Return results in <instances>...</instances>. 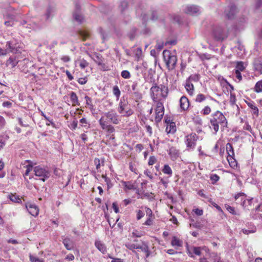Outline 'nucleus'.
I'll use <instances>...</instances> for the list:
<instances>
[{
    "mask_svg": "<svg viewBox=\"0 0 262 262\" xmlns=\"http://www.w3.org/2000/svg\"><path fill=\"white\" fill-rule=\"evenodd\" d=\"M210 127H212L215 133L219 129V126L225 127L227 126V120L224 115L220 111L212 114L210 119Z\"/></svg>",
    "mask_w": 262,
    "mask_h": 262,
    "instance_id": "nucleus-1",
    "label": "nucleus"
},
{
    "mask_svg": "<svg viewBox=\"0 0 262 262\" xmlns=\"http://www.w3.org/2000/svg\"><path fill=\"white\" fill-rule=\"evenodd\" d=\"M150 96L155 102H158L159 98L161 97L165 98L168 95V89L167 86L164 85L160 84L158 85L156 83H154L150 89Z\"/></svg>",
    "mask_w": 262,
    "mask_h": 262,
    "instance_id": "nucleus-2",
    "label": "nucleus"
},
{
    "mask_svg": "<svg viewBox=\"0 0 262 262\" xmlns=\"http://www.w3.org/2000/svg\"><path fill=\"white\" fill-rule=\"evenodd\" d=\"M120 122L119 116L115 110L112 109L103 114V115L99 120V123L118 124Z\"/></svg>",
    "mask_w": 262,
    "mask_h": 262,
    "instance_id": "nucleus-3",
    "label": "nucleus"
},
{
    "mask_svg": "<svg viewBox=\"0 0 262 262\" xmlns=\"http://www.w3.org/2000/svg\"><path fill=\"white\" fill-rule=\"evenodd\" d=\"M163 56L164 60L168 70H173L176 66L177 62V56L167 50L163 51Z\"/></svg>",
    "mask_w": 262,
    "mask_h": 262,
    "instance_id": "nucleus-4",
    "label": "nucleus"
},
{
    "mask_svg": "<svg viewBox=\"0 0 262 262\" xmlns=\"http://www.w3.org/2000/svg\"><path fill=\"white\" fill-rule=\"evenodd\" d=\"M33 171L35 176L39 177V180L43 182L49 179L51 176V172L47 168L40 166H35L33 168Z\"/></svg>",
    "mask_w": 262,
    "mask_h": 262,
    "instance_id": "nucleus-5",
    "label": "nucleus"
},
{
    "mask_svg": "<svg viewBox=\"0 0 262 262\" xmlns=\"http://www.w3.org/2000/svg\"><path fill=\"white\" fill-rule=\"evenodd\" d=\"M128 102L124 99H121L119 102L118 108L119 113L122 114L123 116H129L133 114V111L131 109L127 110Z\"/></svg>",
    "mask_w": 262,
    "mask_h": 262,
    "instance_id": "nucleus-6",
    "label": "nucleus"
},
{
    "mask_svg": "<svg viewBox=\"0 0 262 262\" xmlns=\"http://www.w3.org/2000/svg\"><path fill=\"white\" fill-rule=\"evenodd\" d=\"M6 48H7L9 52L13 53H19L22 49L21 43L17 42L16 40H11L7 41L6 45Z\"/></svg>",
    "mask_w": 262,
    "mask_h": 262,
    "instance_id": "nucleus-7",
    "label": "nucleus"
},
{
    "mask_svg": "<svg viewBox=\"0 0 262 262\" xmlns=\"http://www.w3.org/2000/svg\"><path fill=\"white\" fill-rule=\"evenodd\" d=\"M156 107L155 109V121L157 123L160 122L164 114V107L163 103L160 101L156 102Z\"/></svg>",
    "mask_w": 262,
    "mask_h": 262,
    "instance_id": "nucleus-8",
    "label": "nucleus"
},
{
    "mask_svg": "<svg viewBox=\"0 0 262 262\" xmlns=\"http://www.w3.org/2000/svg\"><path fill=\"white\" fill-rule=\"evenodd\" d=\"M238 11L236 7L234 5L228 6L224 12L225 17L228 19H233Z\"/></svg>",
    "mask_w": 262,
    "mask_h": 262,
    "instance_id": "nucleus-9",
    "label": "nucleus"
},
{
    "mask_svg": "<svg viewBox=\"0 0 262 262\" xmlns=\"http://www.w3.org/2000/svg\"><path fill=\"white\" fill-rule=\"evenodd\" d=\"M93 60L100 67V69L102 71H106L108 70L107 67L103 63L104 58L102 56L98 53H95L92 57Z\"/></svg>",
    "mask_w": 262,
    "mask_h": 262,
    "instance_id": "nucleus-10",
    "label": "nucleus"
},
{
    "mask_svg": "<svg viewBox=\"0 0 262 262\" xmlns=\"http://www.w3.org/2000/svg\"><path fill=\"white\" fill-rule=\"evenodd\" d=\"M198 138V136L195 133H192L187 136L185 141L187 147L192 149L194 148Z\"/></svg>",
    "mask_w": 262,
    "mask_h": 262,
    "instance_id": "nucleus-11",
    "label": "nucleus"
},
{
    "mask_svg": "<svg viewBox=\"0 0 262 262\" xmlns=\"http://www.w3.org/2000/svg\"><path fill=\"white\" fill-rule=\"evenodd\" d=\"M213 35L217 40H222L226 37L224 30L221 27H216L213 29Z\"/></svg>",
    "mask_w": 262,
    "mask_h": 262,
    "instance_id": "nucleus-12",
    "label": "nucleus"
},
{
    "mask_svg": "<svg viewBox=\"0 0 262 262\" xmlns=\"http://www.w3.org/2000/svg\"><path fill=\"white\" fill-rule=\"evenodd\" d=\"M202 248L200 247H189L188 244L186 245L187 253L191 257H193V254L200 256L201 254Z\"/></svg>",
    "mask_w": 262,
    "mask_h": 262,
    "instance_id": "nucleus-13",
    "label": "nucleus"
},
{
    "mask_svg": "<svg viewBox=\"0 0 262 262\" xmlns=\"http://www.w3.org/2000/svg\"><path fill=\"white\" fill-rule=\"evenodd\" d=\"M226 151L228 155L227 160L230 164L231 165V166L234 167L235 165H234L233 164H232L231 163L232 162V160H234V159L233 158V157L234 156V152L233 146L231 143H228L226 144Z\"/></svg>",
    "mask_w": 262,
    "mask_h": 262,
    "instance_id": "nucleus-14",
    "label": "nucleus"
},
{
    "mask_svg": "<svg viewBox=\"0 0 262 262\" xmlns=\"http://www.w3.org/2000/svg\"><path fill=\"white\" fill-rule=\"evenodd\" d=\"M168 155L170 159L174 161L176 160L180 156V151L174 147H171L168 150Z\"/></svg>",
    "mask_w": 262,
    "mask_h": 262,
    "instance_id": "nucleus-15",
    "label": "nucleus"
},
{
    "mask_svg": "<svg viewBox=\"0 0 262 262\" xmlns=\"http://www.w3.org/2000/svg\"><path fill=\"white\" fill-rule=\"evenodd\" d=\"M26 207L29 212L33 216H37L38 214L39 209L38 207L33 204L27 203Z\"/></svg>",
    "mask_w": 262,
    "mask_h": 262,
    "instance_id": "nucleus-16",
    "label": "nucleus"
},
{
    "mask_svg": "<svg viewBox=\"0 0 262 262\" xmlns=\"http://www.w3.org/2000/svg\"><path fill=\"white\" fill-rule=\"evenodd\" d=\"M118 10L123 15H125L127 14L128 12V3L126 0L120 2L118 6Z\"/></svg>",
    "mask_w": 262,
    "mask_h": 262,
    "instance_id": "nucleus-17",
    "label": "nucleus"
},
{
    "mask_svg": "<svg viewBox=\"0 0 262 262\" xmlns=\"http://www.w3.org/2000/svg\"><path fill=\"white\" fill-rule=\"evenodd\" d=\"M185 13L190 14H197L200 12V9L199 7L194 5L188 6L185 9Z\"/></svg>",
    "mask_w": 262,
    "mask_h": 262,
    "instance_id": "nucleus-18",
    "label": "nucleus"
},
{
    "mask_svg": "<svg viewBox=\"0 0 262 262\" xmlns=\"http://www.w3.org/2000/svg\"><path fill=\"white\" fill-rule=\"evenodd\" d=\"M180 107L182 111L187 110L189 106V101L186 96H182L180 99Z\"/></svg>",
    "mask_w": 262,
    "mask_h": 262,
    "instance_id": "nucleus-19",
    "label": "nucleus"
},
{
    "mask_svg": "<svg viewBox=\"0 0 262 262\" xmlns=\"http://www.w3.org/2000/svg\"><path fill=\"white\" fill-rule=\"evenodd\" d=\"M63 244L68 250H71L74 248L73 242L70 238L66 237L63 239Z\"/></svg>",
    "mask_w": 262,
    "mask_h": 262,
    "instance_id": "nucleus-20",
    "label": "nucleus"
},
{
    "mask_svg": "<svg viewBox=\"0 0 262 262\" xmlns=\"http://www.w3.org/2000/svg\"><path fill=\"white\" fill-rule=\"evenodd\" d=\"M165 130L167 134H174L176 131L175 123L173 122L168 123Z\"/></svg>",
    "mask_w": 262,
    "mask_h": 262,
    "instance_id": "nucleus-21",
    "label": "nucleus"
},
{
    "mask_svg": "<svg viewBox=\"0 0 262 262\" xmlns=\"http://www.w3.org/2000/svg\"><path fill=\"white\" fill-rule=\"evenodd\" d=\"M99 124L102 129L106 130V131L109 133H113L115 130L114 127L110 124H106L103 123H99Z\"/></svg>",
    "mask_w": 262,
    "mask_h": 262,
    "instance_id": "nucleus-22",
    "label": "nucleus"
},
{
    "mask_svg": "<svg viewBox=\"0 0 262 262\" xmlns=\"http://www.w3.org/2000/svg\"><path fill=\"white\" fill-rule=\"evenodd\" d=\"M122 183L125 190H136L137 189L136 186L130 181H122Z\"/></svg>",
    "mask_w": 262,
    "mask_h": 262,
    "instance_id": "nucleus-23",
    "label": "nucleus"
},
{
    "mask_svg": "<svg viewBox=\"0 0 262 262\" xmlns=\"http://www.w3.org/2000/svg\"><path fill=\"white\" fill-rule=\"evenodd\" d=\"M256 231V227L253 225H249L248 229H243L242 232L245 234H249L250 233H255Z\"/></svg>",
    "mask_w": 262,
    "mask_h": 262,
    "instance_id": "nucleus-24",
    "label": "nucleus"
},
{
    "mask_svg": "<svg viewBox=\"0 0 262 262\" xmlns=\"http://www.w3.org/2000/svg\"><path fill=\"white\" fill-rule=\"evenodd\" d=\"M96 247L102 253L106 252V248L105 246L100 241H96L95 243Z\"/></svg>",
    "mask_w": 262,
    "mask_h": 262,
    "instance_id": "nucleus-25",
    "label": "nucleus"
},
{
    "mask_svg": "<svg viewBox=\"0 0 262 262\" xmlns=\"http://www.w3.org/2000/svg\"><path fill=\"white\" fill-rule=\"evenodd\" d=\"M162 171L165 174L167 175V178L172 176V170L168 164H165L162 169Z\"/></svg>",
    "mask_w": 262,
    "mask_h": 262,
    "instance_id": "nucleus-26",
    "label": "nucleus"
},
{
    "mask_svg": "<svg viewBox=\"0 0 262 262\" xmlns=\"http://www.w3.org/2000/svg\"><path fill=\"white\" fill-rule=\"evenodd\" d=\"M248 106L252 110V114L255 115L256 116H258V109L255 105V103L253 101L246 102Z\"/></svg>",
    "mask_w": 262,
    "mask_h": 262,
    "instance_id": "nucleus-27",
    "label": "nucleus"
},
{
    "mask_svg": "<svg viewBox=\"0 0 262 262\" xmlns=\"http://www.w3.org/2000/svg\"><path fill=\"white\" fill-rule=\"evenodd\" d=\"M185 87L188 94L190 95H192L194 90L193 84L189 80H186Z\"/></svg>",
    "mask_w": 262,
    "mask_h": 262,
    "instance_id": "nucleus-28",
    "label": "nucleus"
},
{
    "mask_svg": "<svg viewBox=\"0 0 262 262\" xmlns=\"http://www.w3.org/2000/svg\"><path fill=\"white\" fill-rule=\"evenodd\" d=\"M18 63L15 57H10L6 62L7 66H10L11 68H14Z\"/></svg>",
    "mask_w": 262,
    "mask_h": 262,
    "instance_id": "nucleus-29",
    "label": "nucleus"
},
{
    "mask_svg": "<svg viewBox=\"0 0 262 262\" xmlns=\"http://www.w3.org/2000/svg\"><path fill=\"white\" fill-rule=\"evenodd\" d=\"M70 99L72 102L73 105H79L80 104L78 101V97L76 94L74 92H71L70 93Z\"/></svg>",
    "mask_w": 262,
    "mask_h": 262,
    "instance_id": "nucleus-30",
    "label": "nucleus"
},
{
    "mask_svg": "<svg viewBox=\"0 0 262 262\" xmlns=\"http://www.w3.org/2000/svg\"><path fill=\"white\" fill-rule=\"evenodd\" d=\"M171 244L172 246H177L180 247L182 246L183 242L178 237L173 236L172 238Z\"/></svg>",
    "mask_w": 262,
    "mask_h": 262,
    "instance_id": "nucleus-31",
    "label": "nucleus"
},
{
    "mask_svg": "<svg viewBox=\"0 0 262 262\" xmlns=\"http://www.w3.org/2000/svg\"><path fill=\"white\" fill-rule=\"evenodd\" d=\"M253 65L255 70L262 74V62L259 60L256 59L254 60Z\"/></svg>",
    "mask_w": 262,
    "mask_h": 262,
    "instance_id": "nucleus-32",
    "label": "nucleus"
},
{
    "mask_svg": "<svg viewBox=\"0 0 262 262\" xmlns=\"http://www.w3.org/2000/svg\"><path fill=\"white\" fill-rule=\"evenodd\" d=\"M253 90L256 93H262V80H259L255 83Z\"/></svg>",
    "mask_w": 262,
    "mask_h": 262,
    "instance_id": "nucleus-33",
    "label": "nucleus"
},
{
    "mask_svg": "<svg viewBox=\"0 0 262 262\" xmlns=\"http://www.w3.org/2000/svg\"><path fill=\"white\" fill-rule=\"evenodd\" d=\"M138 249H140L142 251L145 252L146 254V257L149 255V250L148 246L144 243H143L142 245H138Z\"/></svg>",
    "mask_w": 262,
    "mask_h": 262,
    "instance_id": "nucleus-34",
    "label": "nucleus"
},
{
    "mask_svg": "<svg viewBox=\"0 0 262 262\" xmlns=\"http://www.w3.org/2000/svg\"><path fill=\"white\" fill-rule=\"evenodd\" d=\"M113 93L114 96L116 97V100H118L120 95L121 91L119 89V87L117 85H115L113 88Z\"/></svg>",
    "mask_w": 262,
    "mask_h": 262,
    "instance_id": "nucleus-35",
    "label": "nucleus"
},
{
    "mask_svg": "<svg viewBox=\"0 0 262 262\" xmlns=\"http://www.w3.org/2000/svg\"><path fill=\"white\" fill-rule=\"evenodd\" d=\"M245 69L244 63L243 61H237L236 62L235 71L242 72Z\"/></svg>",
    "mask_w": 262,
    "mask_h": 262,
    "instance_id": "nucleus-36",
    "label": "nucleus"
},
{
    "mask_svg": "<svg viewBox=\"0 0 262 262\" xmlns=\"http://www.w3.org/2000/svg\"><path fill=\"white\" fill-rule=\"evenodd\" d=\"M8 139V136L7 135L0 136V150L4 147Z\"/></svg>",
    "mask_w": 262,
    "mask_h": 262,
    "instance_id": "nucleus-37",
    "label": "nucleus"
},
{
    "mask_svg": "<svg viewBox=\"0 0 262 262\" xmlns=\"http://www.w3.org/2000/svg\"><path fill=\"white\" fill-rule=\"evenodd\" d=\"M79 36L83 40H85L89 36V33L84 30H80L78 32Z\"/></svg>",
    "mask_w": 262,
    "mask_h": 262,
    "instance_id": "nucleus-38",
    "label": "nucleus"
},
{
    "mask_svg": "<svg viewBox=\"0 0 262 262\" xmlns=\"http://www.w3.org/2000/svg\"><path fill=\"white\" fill-rule=\"evenodd\" d=\"M200 76L198 74H193L190 75L189 78L187 79L189 80L190 82L194 81L197 82L199 80Z\"/></svg>",
    "mask_w": 262,
    "mask_h": 262,
    "instance_id": "nucleus-39",
    "label": "nucleus"
},
{
    "mask_svg": "<svg viewBox=\"0 0 262 262\" xmlns=\"http://www.w3.org/2000/svg\"><path fill=\"white\" fill-rule=\"evenodd\" d=\"M53 11H53V8H52L51 7H49L47 9V11L45 14L46 19L47 20H48L50 19V17L52 16V14Z\"/></svg>",
    "mask_w": 262,
    "mask_h": 262,
    "instance_id": "nucleus-40",
    "label": "nucleus"
},
{
    "mask_svg": "<svg viewBox=\"0 0 262 262\" xmlns=\"http://www.w3.org/2000/svg\"><path fill=\"white\" fill-rule=\"evenodd\" d=\"M206 99V96L202 94H199L196 96L195 101L197 102H201Z\"/></svg>",
    "mask_w": 262,
    "mask_h": 262,
    "instance_id": "nucleus-41",
    "label": "nucleus"
},
{
    "mask_svg": "<svg viewBox=\"0 0 262 262\" xmlns=\"http://www.w3.org/2000/svg\"><path fill=\"white\" fill-rule=\"evenodd\" d=\"M252 200V199H250V200L246 199L245 196L244 199H243V198L242 199V205L244 207H246L248 205H250Z\"/></svg>",
    "mask_w": 262,
    "mask_h": 262,
    "instance_id": "nucleus-42",
    "label": "nucleus"
},
{
    "mask_svg": "<svg viewBox=\"0 0 262 262\" xmlns=\"http://www.w3.org/2000/svg\"><path fill=\"white\" fill-rule=\"evenodd\" d=\"M84 99L86 101V105L89 107L90 108L93 107L92 99L88 96H85Z\"/></svg>",
    "mask_w": 262,
    "mask_h": 262,
    "instance_id": "nucleus-43",
    "label": "nucleus"
},
{
    "mask_svg": "<svg viewBox=\"0 0 262 262\" xmlns=\"http://www.w3.org/2000/svg\"><path fill=\"white\" fill-rule=\"evenodd\" d=\"M125 245L127 248H128V249L132 250V251H134V250H135V249H138V247H139L138 245H135L134 244L127 243V244H125Z\"/></svg>",
    "mask_w": 262,
    "mask_h": 262,
    "instance_id": "nucleus-44",
    "label": "nucleus"
},
{
    "mask_svg": "<svg viewBox=\"0 0 262 262\" xmlns=\"http://www.w3.org/2000/svg\"><path fill=\"white\" fill-rule=\"evenodd\" d=\"M226 209L231 214L234 215H239V213L235 211L234 208L229 205H226Z\"/></svg>",
    "mask_w": 262,
    "mask_h": 262,
    "instance_id": "nucleus-45",
    "label": "nucleus"
},
{
    "mask_svg": "<svg viewBox=\"0 0 262 262\" xmlns=\"http://www.w3.org/2000/svg\"><path fill=\"white\" fill-rule=\"evenodd\" d=\"M73 16L74 19L78 23H81L82 22L83 20V17L80 14L77 13H75L73 14Z\"/></svg>",
    "mask_w": 262,
    "mask_h": 262,
    "instance_id": "nucleus-46",
    "label": "nucleus"
},
{
    "mask_svg": "<svg viewBox=\"0 0 262 262\" xmlns=\"http://www.w3.org/2000/svg\"><path fill=\"white\" fill-rule=\"evenodd\" d=\"M121 75L125 79H129L131 76L130 73L127 70L122 71Z\"/></svg>",
    "mask_w": 262,
    "mask_h": 262,
    "instance_id": "nucleus-47",
    "label": "nucleus"
},
{
    "mask_svg": "<svg viewBox=\"0 0 262 262\" xmlns=\"http://www.w3.org/2000/svg\"><path fill=\"white\" fill-rule=\"evenodd\" d=\"M9 198L13 202L18 203L21 201L20 199L15 195L11 194L9 195Z\"/></svg>",
    "mask_w": 262,
    "mask_h": 262,
    "instance_id": "nucleus-48",
    "label": "nucleus"
},
{
    "mask_svg": "<svg viewBox=\"0 0 262 262\" xmlns=\"http://www.w3.org/2000/svg\"><path fill=\"white\" fill-rule=\"evenodd\" d=\"M102 177L104 178V181L107 184V188L110 189V188L112 187L113 185L111 182V180L105 176H102Z\"/></svg>",
    "mask_w": 262,
    "mask_h": 262,
    "instance_id": "nucleus-49",
    "label": "nucleus"
},
{
    "mask_svg": "<svg viewBox=\"0 0 262 262\" xmlns=\"http://www.w3.org/2000/svg\"><path fill=\"white\" fill-rule=\"evenodd\" d=\"M220 177L216 174H212L210 176V179L212 181V183L214 184L219 181Z\"/></svg>",
    "mask_w": 262,
    "mask_h": 262,
    "instance_id": "nucleus-50",
    "label": "nucleus"
},
{
    "mask_svg": "<svg viewBox=\"0 0 262 262\" xmlns=\"http://www.w3.org/2000/svg\"><path fill=\"white\" fill-rule=\"evenodd\" d=\"M160 183H161L163 186L166 188L167 187L168 184L169 183V181L168 180V178H160Z\"/></svg>",
    "mask_w": 262,
    "mask_h": 262,
    "instance_id": "nucleus-51",
    "label": "nucleus"
},
{
    "mask_svg": "<svg viewBox=\"0 0 262 262\" xmlns=\"http://www.w3.org/2000/svg\"><path fill=\"white\" fill-rule=\"evenodd\" d=\"M211 113V108L208 106H205L202 111V113L204 115H207Z\"/></svg>",
    "mask_w": 262,
    "mask_h": 262,
    "instance_id": "nucleus-52",
    "label": "nucleus"
},
{
    "mask_svg": "<svg viewBox=\"0 0 262 262\" xmlns=\"http://www.w3.org/2000/svg\"><path fill=\"white\" fill-rule=\"evenodd\" d=\"M30 259L31 262H43L42 259H40L32 255H30Z\"/></svg>",
    "mask_w": 262,
    "mask_h": 262,
    "instance_id": "nucleus-53",
    "label": "nucleus"
},
{
    "mask_svg": "<svg viewBox=\"0 0 262 262\" xmlns=\"http://www.w3.org/2000/svg\"><path fill=\"white\" fill-rule=\"evenodd\" d=\"M14 18L13 16H12L10 18L9 20L6 21L5 22V24L7 26H12L14 24Z\"/></svg>",
    "mask_w": 262,
    "mask_h": 262,
    "instance_id": "nucleus-54",
    "label": "nucleus"
},
{
    "mask_svg": "<svg viewBox=\"0 0 262 262\" xmlns=\"http://www.w3.org/2000/svg\"><path fill=\"white\" fill-rule=\"evenodd\" d=\"M78 122L76 120H74L70 124L69 127L72 129H75L77 127Z\"/></svg>",
    "mask_w": 262,
    "mask_h": 262,
    "instance_id": "nucleus-55",
    "label": "nucleus"
},
{
    "mask_svg": "<svg viewBox=\"0 0 262 262\" xmlns=\"http://www.w3.org/2000/svg\"><path fill=\"white\" fill-rule=\"evenodd\" d=\"M157 161V159L155 156H150L148 160V165H154L156 162Z\"/></svg>",
    "mask_w": 262,
    "mask_h": 262,
    "instance_id": "nucleus-56",
    "label": "nucleus"
},
{
    "mask_svg": "<svg viewBox=\"0 0 262 262\" xmlns=\"http://www.w3.org/2000/svg\"><path fill=\"white\" fill-rule=\"evenodd\" d=\"M88 66V63L84 59L81 60L79 63V66L84 69Z\"/></svg>",
    "mask_w": 262,
    "mask_h": 262,
    "instance_id": "nucleus-57",
    "label": "nucleus"
},
{
    "mask_svg": "<svg viewBox=\"0 0 262 262\" xmlns=\"http://www.w3.org/2000/svg\"><path fill=\"white\" fill-rule=\"evenodd\" d=\"M144 213L142 211L139 210L137 211V219L138 220H139L142 217H143L144 216Z\"/></svg>",
    "mask_w": 262,
    "mask_h": 262,
    "instance_id": "nucleus-58",
    "label": "nucleus"
},
{
    "mask_svg": "<svg viewBox=\"0 0 262 262\" xmlns=\"http://www.w3.org/2000/svg\"><path fill=\"white\" fill-rule=\"evenodd\" d=\"M9 53L8 50H7V48L3 49L0 48V55L4 56L6 55L7 53Z\"/></svg>",
    "mask_w": 262,
    "mask_h": 262,
    "instance_id": "nucleus-59",
    "label": "nucleus"
},
{
    "mask_svg": "<svg viewBox=\"0 0 262 262\" xmlns=\"http://www.w3.org/2000/svg\"><path fill=\"white\" fill-rule=\"evenodd\" d=\"M96 165V169H99L100 167V161L98 158H95L94 161Z\"/></svg>",
    "mask_w": 262,
    "mask_h": 262,
    "instance_id": "nucleus-60",
    "label": "nucleus"
},
{
    "mask_svg": "<svg viewBox=\"0 0 262 262\" xmlns=\"http://www.w3.org/2000/svg\"><path fill=\"white\" fill-rule=\"evenodd\" d=\"M190 226H192L194 228L202 229L203 228V225L200 224V223L196 222L194 224H190Z\"/></svg>",
    "mask_w": 262,
    "mask_h": 262,
    "instance_id": "nucleus-61",
    "label": "nucleus"
},
{
    "mask_svg": "<svg viewBox=\"0 0 262 262\" xmlns=\"http://www.w3.org/2000/svg\"><path fill=\"white\" fill-rule=\"evenodd\" d=\"M138 86V82L137 81H134L133 83V84L132 85V89L133 91H134L135 94H136L137 92V88Z\"/></svg>",
    "mask_w": 262,
    "mask_h": 262,
    "instance_id": "nucleus-62",
    "label": "nucleus"
},
{
    "mask_svg": "<svg viewBox=\"0 0 262 262\" xmlns=\"http://www.w3.org/2000/svg\"><path fill=\"white\" fill-rule=\"evenodd\" d=\"M193 211L194 212V213L198 215H199V216H201L202 215H203V210L202 209H199L198 208H196V209H195L193 210Z\"/></svg>",
    "mask_w": 262,
    "mask_h": 262,
    "instance_id": "nucleus-63",
    "label": "nucleus"
},
{
    "mask_svg": "<svg viewBox=\"0 0 262 262\" xmlns=\"http://www.w3.org/2000/svg\"><path fill=\"white\" fill-rule=\"evenodd\" d=\"M108 257L112 259V262H123V260L121 258H114L110 255Z\"/></svg>",
    "mask_w": 262,
    "mask_h": 262,
    "instance_id": "nucleus-64",
    "label": "nucleus"
}]
</instances>
